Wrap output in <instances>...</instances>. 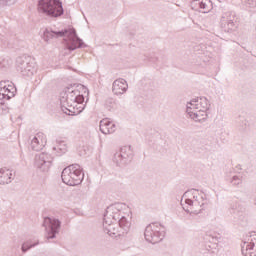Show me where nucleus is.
<instances>
[{
  "instance_id": "f257e3e1",
  "label": "nucleus",
  "mask_w": 256,
  "mask_h": 256,
  "mask_svg": "<svg viewBox=\"0 0 256 256\" xmlns=\"http://www.w3.org/2000/svg\"><path fill=\"white\" fill-rule=\"evenodd\" d=\"M59 37H67L64 39V42L68 51H75V49L85 47V43L81 38H79V36H77V31L73 28L70 30L65 29L61 31H53L46 28L42 36L45 43H51L53 39H59Z\"/></svg>"
},
{
  "instance_id": "f03ea898",
  "label": "nucleus",
  "mask_w": 256,
  "mask_h": 256,
  "mask_svg": "<svg viewBox=\"0 0 256 256\" xmlns=\"http://www.w3.org/2000/svg\"><path fill=\"white\" fill-rule=\"evenodd\" d=\"M85 101V96L79 90H73V87L65 88L60 93V105L63 113L66 115L75 114L77 105H81Z\"/></svg>"
},
{
  "instance_id": "7ed1b4c3",
  "label": "nucleus",
  "mask_w": 256,
  "mask_h": 256,
  "mask_svg": "<svg viewBox=\"0 0 256 256\" xmlns=\"http://www.w3.org/2000/svg\"><path fill=\"white\" fill-rule=\"evenodd\" d=\"M84 177L85 175L83 174L79 164H72L67 166L63 169L61 174L63 183L69 185L70 187L81 185V183H83Z\"/></svg>"
},
{
  "instance_id": "20e7f679",
  "label": "nucleus",
  "mask_w": 256,
  "mask_h": 256,
  "mask_svg": "<svg viewBox=\"0 0 256 256\" xmlns=\"http://www.w3.org/2000/svg\"><path fill=\"white\" fill-rule=\"evenodd\" d=\"M38 11L41 15L46 17H61L65 10H63V3L59 0H39Z\"/></svg>"
},
{
  "instance_id": "39448f33",
  "label": "nucleus",
  "mask_w": 256,
  "mask_h": 256,
  "mask_svg": "<svg viewBox=\"0 0 256 256\" xmlns=\"http://www.w3.org/2000/svg\"><path fill=\"white\" fill-rule=\"evenodd\" d=\"M144 237L148 243H160L165 237V232H161V228L157 224H149L144 231Z\"/></svg>"
},
{
  "instance_id": "423d86ee",
  "label": "nucleus",
  "mask_w": 256,
  "mask_h": 256,
  "mask_svg": "<svg viewBox=\"0 0 256 256\" xmlns=\"http://www.w3.org/2000/svg\"><path fill=\"white\" fill-rule=\"evenodd\" d=\"M43 227L46 231V239H55L57 234H59V229H61V221L57 218L46 217L44 218Z\"/></svg>"
},
{
  "instance_id": "0eeeda50",
  "label": "nucleus",
  "mask_w": 256,
  "mask_h": 256,
  "mask_svg": "<svg viewBox=\"0 0 256 256\" xmlns=\"http://www.w3.org/2000/svg\"><path fill=\"white\" fill-rule=\"evenodd\" d=\"M53 163V156L42 152L35 156V167L40 169V171L46 172L51 169V165Z\"/></svg>"
},
{
  "instance_id": "6e6552de",
  "label": "nucleus",
  "mask_w": 256,
  "mask_h": 256,
  "mask_svg": "<svg viewBox=\"0 0 256 256\" xmlns=\"http://www.w3.org/2000/svg\"><path fill=\"white\" fill-rule=\"evenodd\" d=\"M17 63V70L20 71V73L24 77H33V74L35 73V68L31 63H29V60L25 57H18L16 60Z\"/></svg>"
},
{
  "instance_id": "1a4fd4ad",
  "label": "nucleus",
  "mask_w": 256,
  "mask_h": 256,
  "mask_svg": "<svg viewBox=\"0 0 256 256\" xmlns=\"http://www.w3.org/2000/svg\"><path fill=\"white\" fill-rule=\"evenodd\" d=\"M242 255L256 256V232H251L247 242L241 246Z\"/></svg>"
},
{
  "instance_id": "9d476101",
  "label": "nucleus",
  "mask_w": 256,
  "mask_h": 256,
  "mask_svg": "<svg viewBox=\"0 0 256 256\" xmlns=\"http://www.w3.org/2000/svg\"><path fill=\"white\" fill-rule=\"evenodd\" d=\"M220 25L224 31L228 33L235 29V14L231 12H226L221 16Z\"/></svg>"
},
{
  "instance_id": "9b49d317",
  "label": "nucleus",
  "mask_w": 256,
  "mask_h": 256,
  "mask_svg": "<svg viewBox=\"0 0 256 256\" xmlns=\"http://www.w3.org/2000/svg\"><path fill=\"white\" fill-rule=\"evenodd\" d=\"M114 159L117 163H127V161H131V159H133V150L131 149V146L122 147L120 152L114 155Z\"/></svg>"
},
{
  "instance_id": "f8f14e48",
  "label": "nucleus",
  "mask_w": 256,
  "mask_h": 256,
  "mask_svg": "<svg viewBox=\"0 0 256 256\" xmlns=\"http://www.w3.org/2000/svg\"><path fill=\"white\" fill-rule=\"evenodd\" d=\"M128 89L129 84H127V81L123 78L116 79L112 84V92L114 95H123L127 93Z\"/></svg>"
},
{
  "instance_id": "ddd939ff",
  "label": "nucleus",
  "mask_w": 256,
  "mask_h": 256,
  "mask_svg": "<svg viewBox=\"0 0 256 256\" xmlns=\"http://www.w3.org/2000/svg\"><path fill=\"white\" fill-rule=\"evenodd\" d=\"M45 143H47L45 134L39 132L34 136V138L31 141V149L33 151H41V149L45 147Z\"/></svg>"
},
{
  "instance_id": "4468645a",
  "label": "nucleus",
  "mask_w": 256,
  "mask_h": 256,
  "mask_svg": "<svg viewBox=\"0 0 256 256\" xmlns=\"http://www.w3.org/2000/svg\"><path fill=\"white\" fill-rule=\"evenodd\" d=\"M104 232L110 235V237H125L119 226L115 227L113 224H109L107 220L103 223Z\"/></svg>"
},
{
  "instance_id": "2eb2a0df",
  "label": "nucleus",
  "mask_w": 256,
  "mask_h": 256,
  "mask_svg": "<svg viewBox=\"0 0 256 256\" xmlns=\"http://www.w3.org/2000/svg\"><path fill=\"white\" fill-rule=\"evenodd\" d=\"M197 5L199 6V9H201L202 13H209V11L213 9V3L211 0H202L201 2H199V0H194L191 3L192 9L197 10Z\"/></svg>"
},
{
  "instance_id": "dca6fc26",
  "label": "nucleus",
  "mask_w": 256,
  "mask_h": 256,
  "mask_svg": "<svg viewBox=\"0 0 256 256\" xmlns=\"http://www.w3.org/2000/svg\"><path fill=\"white\" fill-rule=\"evenodd\" d=\"M115 128V124L107 118L100 121V131L104 135H111V133H115Z\"/></svg>"
},
{
  "instance_id": "f3484780",
  "label": "nucleus",
  "mask_w": 256,
  "mask_h": 256,
  "mask_svg": "<svg viewBox=\"0 0 256 256\" xmlns=\"http://www.w3.org/2000/svg\"><path fill=\"white\" fill-rule=\"evenodd\" d=\"M13 177V172L9 169H0V185H9Z\"/></svg>"
},
{
  "instance_id": "a211bd4d",
  "label": "nucleus",
  "mask_w": 256,
  "mask_h": 256,
  "mask_svg": "<svg viewBox=\"0 0 256 256\" xmlns=\"http://www.w3.org/2000/svg\"><path fill=\"white\" fill-rule=\"evenodd\" d=\"M12 97H15V94L7 89V85H5V82H0V100L6 99L7 101H9V99H11Z\"/></svg>"
},
{
  "instance_id": "6ab92c4d",
  "label": "nucleus",
  "mask_w": 256,
  "mask_h": 256,
  "mask_svg": "<svg viewBox=\"0 0 256 256\" xmlns=\"http://www.w3.org/2000/svg\"><path fill=\"white\" fill-rule=\"evenodd\" d=\"M200 109L199 107V98H194L186 105V112L191 117L195 111Z\"/></svg>"
},
{
  "instance_id": "aec40b11",
  "label": "nucleus",
  "mask_w": 256,
  "mask_h": 256,
  "mask_svg": "<svg viewBox=\"0 0 256 256\" xmlns=\"http://www.w3.org/2000/svg\"><path fill=\"white\" fill-rule=\"evenodd\" d=\"M122 206L121 204H112L106 209V215H104V221H107L109 215H114L117 213H121Z\"/></svg>"
},
{
  "instance_id": "412c9836",
  "label": "nucleus",
  "mask_w": 256,
  "mask_h": 256,
  "mask_svg": "<svg viewBox=\"0 0 256 256\" xmlns=\"http://www.w3.org/2000/svg\"><path fill=\"white\" fill-rule=\"evenodd\" d=\"M190 117L193 119V121H205V119H207V110L199 108L198 110H195Z\"/></svg>"
},
{
  "instance_id": "4be33fe9",
  "label": "nucleus",
  "mask_w": 256,
  "mask_h": 256,
  "mask_svg": "<svg viewBox=\"0 0 256 256\" xmlns=\"http://www.w3.org/2000/svg\"><path fill=\"white\" fill-rule=\"evenodd\" d=\"M118 228H120L122 231V234L127 235L129 233V227H131V222L125 218V216H121V219L118 221Z\"/></svg>"
},
{
  "instance_id": "5701e85b",
  "label": "nucleus",
  "mask_w": 256,
  "mask_h": 256,
  "mask_svg": "<svg viewBox=\"0 0 256 256\" xmlns=\"http://www.w3.org/2000/svg\"><path fill=\"white\" fill-rule=\"evenodd\" d=\"M186 205H189L190 207H203L205 203H203V197L201 196H194V200L186 199L185 200Z\"/></svg>"
},
{
  "instance_id": "b1692460",
  "label": "nucleus",
  "mask_w": 256,
  "mask_h": 256,
  "mask_svg": "<svg viewBox=\"0 0 256 256\" xmlns=\"http://www.w3.org/2000/svg\"><path fill=\"white\" fill-rule=\"evenodd\" d=\"M39 245V240L33 243V241L28 240L22 244V253H27L29 249H33V247H37Z\"/></svg>"
},
{
  "instance_id": "393cba45",
  "label": "nucleus",
  "mask_w": 256,
  "mask_h": 256,
  "mask_svg": "<svg viewBox=\"0 0 256 256\" xmlns=\"http://www.w3.org/2000/svg\"><path fill=\"white\" fill-rule=\"evenodd\" d=\"M54 151H57L58 156H61L65 153H67V144H65L63 141L59 142L57 147L53 148Z\"/></svg>"
},
{
  "instance_id": "a878e982",
  "label": "nucleus",
  "mask_w": 256,
  "mask_h": 256,
  "mask_svg": "<svg viewBox=\"0 0 256 256\" xmlns=\"http://www.w3.org/2000/svg\"><path fill=\"white\" fill-rule=\"evenodd\" d=\"M198 105L199 109H202L204 111H209V100L205 97L198 98Z\"/></svg>"
},
{
  "instance_id": "bb28decb",
  "label": "nucleus",
  "mask_w": 256,
  "mask_h": 256,
  "mask_svg": "<svg viewBox=\"0 0 256 256\" xmlns=\"http://www.w3.org/2000/svg\"><path fill=\"white\" fill-rule=\"evenodd\" d=\"M231 183L232 185H241L243 183V176H233Z\"/></svg>"
},
{
  "instance_id": "cd10ccee",
  "label": "nucleus",
  "mask_w": 256,
  "mask_h": 256,
  "mask_svg": "<svg viewBox=\"0 0 256 256\" xmlns=\"http://www.w3.org/2000/svg\"><path fill=\"white\" fill-rule=\"evenodd\" d=\"M243 3L250 9H256V0H243Z\"/></svg>"
},
{
  "instance_id": "c85d7f7f",
  "label": "nucleus",
  "mask_w": 256,
  "mask_h": 256,
  "mask_svg": "<svg viewBox=\"0 0 256 256\" xmlns=\"http://www.w3.org/2000/svg\"><path fill=\"white\" fill-rule=\"evenodd\" d=\"M109 217H112V219L114 220V221H119V219H121V212H118V213H116V214H111V215H108V219H109Z\"/></svg>"
},
{
  "instance_id": "c756f323",
  "label": "nucleus",
  "mask_w": 256,
  "mask_h": 256,
  "mask_svg": "<svg viewBox=\"0 0 256 256\" xmlns=\"http://www.w3.org/2000/svg\"><path fill=\"white\" fill-rule=\"evenodd\" d=\"M6 89L10 90V93H13V95H15V91H17V89H15V86L13 85H7Z\"/></svg>"
},
{
  "instance_id": "7c9ffc66",
  "label": "nucleus",
  "mask_w": 256,
  "mask_h": 256,
  "mask_svg": "<svg viewBox=\"0 0 256 256\" xmlns=\"http://www.w3.org/2000/svg\"><path fill=\"white\" fill-rule=\"evenodd\" d=\"M17 0H4L5 5H15Z\"/></svg>"
},
{
  "instance_id": "2f4dec72",
  "label": "nucleus",
  "mask_w": 256,
  "mask_h": 256,
  "mask_svg": "<svg viewBox=\"0 0 256 256\" xmlns=\"http://www.w3.org/2000/svg\"><path fill=\"white\" fill-rule=\"evenodd\" d=\"M187 213H189V210H186Z\"/></svg>"
}]
</instances>
